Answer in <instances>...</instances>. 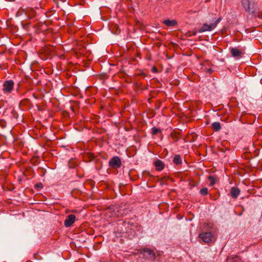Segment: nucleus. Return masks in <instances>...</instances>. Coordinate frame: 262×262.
<instances>
[{
	"label": "nucleus",
	"mask_w": 262,
	"mask_h": 262,
	"mask_svg": "<svg viewBox=\"0 0 262 262\" xmlns=\"http://www.w3.org/2000/svg\"><path fill=\"white\" fill-rule=\"evenodd\" d=\"M240 192L241 190L238 187H232L231 188L230 191V195L232 198L236 199L238 196L239 194H240Z\"/></svg>",
	"instance_id": "9"
},
{
	"label": "nucleus",
	"mask_w": 262,
	"mask_h": 262,
	"mask_svg": "<svg viewBox=\"0 0 262 262\" xmlns=\"http://www.w3.org/2000/svg\"><path fill=\"white\" fill-rule=\"evenodd\" d=\"M31 104L30 100L29 99L26 98L20 102L19 106L23 110H28L30 108Z\"/></svg>",
	"instance_id": "6"
},
{
	"label": "nucleus",
	"mask_w": 262,
	"mask_h": 262,
	"mask_svg": "<svg viewBox=\"0 0 262 262\" xmlns=\"http://www.w3.org/2000/svg\"><path fill=\"white\" fill-rule=\"evenodd\" d=\"M144 256L146 258L151 260H154L155 259V253L154 252L149 249H144L143 251Z\"/></svg>",
	"instance_id": "8"
},
{
	"label": "nucleus",
	"mask_w": 262,
	"mask_h": 262,
	"mask_svg": "<svg viewBox=\"0 0 262 262\" xmlns=\"http://www.w3.org/2000/svg\"><path fill=\"white\" fill-rule=\"evenodd\" d=\"M221 18L219 17L217 19L215 18L212 20L213 23L210 24L207 23L203 24L202 27L199 29V33H203L206 31H211L216 28L218 23L221 20Z\"/></svg>",
	"instance_id": "1"
},
{
	"label": "nucleus",
	"mask_w": 262,
	"mask_h": 262,
	"mask_svg": "<svg viewBox=\"0 0 262 262\" xmlns=\"http://www.w3.org/2000/svg\"><path fill=\"white\" fill-rule=\"evenodd\" d=\"M204 228H212L213 225L211 223H205L203 225Z\"/></svg>",
	"instance_id": "20"
},
{
	"label": "nucleus",
	"mask_w": 262,
	"mask_h": 262,
	"mask_svg": "<svg viewBox=\"0 0 262 262\" xmlns=\"http://www.w3.org/2000/svg\"><path fill=\"white\" fill-rule=\"evenodd\" d=\"M151 130H152V134L154 135H157L158 133L161 132V129H160L157 128H156L155 127H152V129H151Z\"/></svg>",
	"instance_id": "19"
},
{
	"label": "nucleus",
	"mask_w": 262,
	"mask_h": 262,
	"mask_svg": "<svg viewBox=\"0 0 262 262\" xmlns=\"http://www.w3.org/2000/svg\"><path fill=\"white\" fill-rule=\"evenodd\" d=\"M26 14L30 19L34 18L36 15L35 10L32 8H28L26 11Z\"/></svg>",
	"instance_id": "12"
},
{
	"label": "nucleus",
	"mask_w": 262,
	"mask_h": 262,
	"mask_svg": "<svg viewBox=\"0 0 262 262\" xmlns=\"http://www.w3.org/2000/svg\"><path fill=\"white\" fill-rule=\"evenodd\" d=\"M143 174L144 176H149L150 175V173H149V172L148 171H144L143 172Z\"/></svg>",
	"instance_id": "22"
},
{
	"label": "nucleus",
	"mask_w": 262,
	"mask_h": 262,
	"mask_svg": "<svg viewBox=\"0 0 262 262\" xmlns=\"http://www.w3.org/2000/svg\"><path fill=\"white\" fill-rule=\"evenodd\" d=\"M173 162L176 165L181 164L182 163L181 157L179 155H175L173 158Z\"/></svg>",
	"instance_id": "14"
},
{
	"label": "nucleus",
	"mask_w": 262,
	"mask_h": 262,
	"mask_svg": "<svg viewBox=\"0 0 262 262\" xmlns=\"http://www.w3.org/2000/svg\"><path fill=\"white\" fill-rule=\"evenodd\" d=\"M212 127L216 132L220 130L221 128L220 123L219 122H213L212 124Z\"/></svg>",
	"instance_id": "15"
},
{
	"label": "nucleus",
	"mask_w": 262,
	"mask_h": 262,
	"mask_svg": "<svg viewBox=\"0 0 262 262\" xmlns=\"http://www.w3.org/2000/svg\"><path fill=\"white\" fill-rule=\"evenodd\" d=\"M200 237L204 242L209 243L212 241L213 238V234L210 232H205L199 234Z\"/></svg>",
	"instance_id": "5"
},
{
	"label": "nucleus",
	"mask_w": 262,
	"mask_h": 262,
	"mask_svg": "<svg viewBox=\"0 0 262 262\" xmlns=\"http://www.w3.org/2000/svg\"><path fill=\"white\" fill-rule=\"evenodd\" d=\"M254 16L260 18H262V11H257V9H256L255 13H252Z\"/></svg>",
	"instance_id": "17"
},
{
	"label": "nucleus",
	"mask_w": 262,
	"mask_h": 262,
	"mask_svg": "<svg viewBox=\"0 0 262 262\" xmlns=\"http://www.w3.org/2000/svg\"><path fill=\"white\" fill-rule=\"evenodd\" d=\"M121 161L118 156L113 157L109 161V166L112 168H119L121 166Z\"/></svg>",
	"instance_id": "4"
},
{
	"label": "nucleus",
	"mask_w": 262,
	"mask_h": 262,
	"mask_svg": "<svg viewBox=\"0 0 262 262\" xmlns=\"http://www.w3.org/2000/svg\"><path fill=\"white\" fill-rule=\"evenodd\" d=\"M230 52L232 57L237 58L241 57L243 54L239 50L236 48H232L230 49Z\"/></svg>",
	"instance_id": "10"
},
{
	"label": "nucleus",
	"mask_w": 262,
	"mask_h": 262,
	"mask_svg": "<svg viewBox=\"0 0 262 262\" xmlns=\"http://www.w3.org/2000/svg\"><path fill=\"white\" fill-rule=\"evenodd\" d=\"M89 157L91 159L94 158V156L93 154H91V153L89 154Z\"/></svg>",
	"instance_id": "23"
},
{
	"label": "nucleus",
	"mask_w": 262,
	"mask_h": 262,
	"mask_svg": "<svg viewBox=\"0 0 262 262\" xmlns=\"http://www.w3.org/2000/svg\"><path fill=\"white\" fill-rule=\"evenodd\" d=\"M36 186H38V187H42V184L40 183V184H37Z\"/></svg>",
	"instance_id": "24"
},
{
	"label": "nucleus",
	"mask_w": 262,
	"mask_h": 262,
	"mask_svg": "<svg viewBox=\"0 0 262 262\" xmlns=\"http://www.w3.org/2000/svg\"><path fill=\"white\" fill-rule=\"evenodd\" d=\"M0 125L3 127H5L6 125V123L4 120H0Z\"/></svg>",
	"instance_id": "21"
},
{
	"label": "nucleus",
	"mask_w": 262,
	"mask_h": 262,
	"mask_svg": "<svg viewBox=\"0 0 262 262\" xmlns=\"http://www.w3.org/2000/svg\"><path fill=\"white\" fill-rule=\"evenodd\" d=\"M76 216L74 214L68 215L64 221V224L66 227H70L75 222Z\"/></svg>",
	"instance_id": "7"
},
{
	"label": "nucleus",
	"mask_w": 262,
	"mask_h": 262,
	"mask_svg": "<svg viewBox=\"0 0 262 262\" xmlns=\"http://www.w3.org/2000/svg\"><path fill=\"white\" fill-rule=\"evenodd\" d=\"M154 166H155L157 171H162L165 167V164L160 160H157L154 162Z\"/></svg>",
	"instance_id": "11"
},
{
	"label": "nucleus",
	"mask_w": 262,
	"mask_h": 262,
	"mask_svg": "<svg viewBox=\"0 0 262 262\" xmlns=\"http://www.w3.org/2000/svg\"><path fill=\"white\" fill-rule=\"evenodd\" d=\"M152 71H157V69L156 67H153L152 68Z\"/></svg>",
	"instance_id": "25"
},
{
	"label": "nucleus",
	"mask_w": 262,
	"mask_h": 262,
	"mask_svg": "<svg viewBox=\"0 0 262 262\" xmlns=\"http://www.w3.org/2000/svg\"><path fill=\"white\" fill-rule=\"evenodd\" d=\"M164 25L168 27L175 26L177 25V21L175 20L166 19L163 21Z\"/></svg>",
	"instance_id": "13"
},
{
	"label": "nucleus",
	"mask_w": 262,
	"mask_h": 262,
	"mask_svg": "<svg viewBox=\"0 0 262 262\" xmlns=\"http://www.w3.org/2000/svg\"><path fill=\"white\" fill-rule=\"evenodd\" d=\"M14 83L13 80L5 81L3 85V91L5 94H10L13 90Z\"/></svg>",
	"instance_id": "3"
},
{
	"label": "nucleus",
	"mask_w": 262,
	"mask_h": 262,
	"mask_svg": "<svg viewBox=\"0 0 262 262\" xmlns=\"http://www.w3.org/2000/svg\"><path fill=\"white\" fill-rule=\"evenodd\" d=\"M193 35H196V32H194Z\"/></svg>",
	"instance_id": "26"
},
{
	"label": "nucleus",
	"mask_w": 262,
	"mask_h": 262,
	"mask_svg": "<svg viewBox=\"0 0 262 262\" xmlns=\"http://www.w3.org/2000/svg\"><path fill=\"white\" fill-rule=\"evenodd\" d=\"M208 179L210 181V186H213L216 182L215 178L213 176H209L208 177Z\"/></svg>",
	"instance_id": "16"
},
{
	"label": "nucleus",
	"mask_w": 262,
	"mask_h": 262,
	"mask_svg": "<svg viewBox=\"0 0 262 262\" xmlns=\"http://www.w3.org/2000/svg\"><path fill=\"white\" fill-rule=\"evenodd\" d=\"M200 193L203 195V196H205L206 195L208 194V188H202L200 191Z\"/></svg>",
	"instance_id": "18"
},
{
	"label": "nucleus",
	"mask_w": 262,
	"mask_h": 262,
	"mask_svg": "<svg viewBox=\"0 0 262 262\" xmlns=\"http://www.w3.org/2000/svg\"><path fill=\"white\" fill-rule=\"evenodd\" d=\"M241 3L245 11L252 14L255 13L256 4L254 2L250 0H242Z\"/></svg>",
	"instance_id": "2"
}]
</instances>
